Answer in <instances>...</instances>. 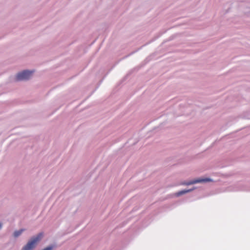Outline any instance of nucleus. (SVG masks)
Instances as JSON below:
<instances>
[{"label":"nucleus","instance_id":"6","mask_svg":"<svg viewBox=\"0 0 250 250\" xmlns=\"http://www.w3.org/2000/svg\"><path fill=\"white\" fill-rule=\"evenodd\" d=\"M52 249H53V247L52 246H49L48 247L45 248V249H44L42 250H52Z\"/></svg>","mask_w":250,"mask_h":250},{"label":"nucleus","instance_id":"1","mask_svg":"<svg viewBox=\"0 0 250 250\" xmlns=\"http://www.w3.org/2000/svg\"><path fill=\"white\" fill-rule=\"evenodd\" d=\"M43 237V233L41 232L36 236H34L28 242L26 245H25L21 250H32L40 241Z\"/></svg>","mask_w":250,"mask_h":250},{"label":"nucleus","instance_id":"5","mask_svg":"<svg viewBox=\"0 0 250 250\" xmlns=\"http://www.w3.org/2000/svg\"><path fill=\"white\" fill-rule=\"evenodd\" d=\"M24 230V229H21L19 231H16L14 232V236L15 237H17L18 236H19L22 232Z\"/></svg>","mask_w":250,"mask_h":250},{"label":"nucleus","instance_id":"7","mask_svg":"<svg viewBox=\"0 0 250 250\" xmlns=\"http://www.w3.org/2000/svg\"><path fill=\"white\" fill-rule=\"evenodd\" d=\"M2 226V223H0V229H1Z\"/></svg>","mask_w":250,"mask_h":250},{"label":"nucleus","instance_id":"3","mask_svg":"<svg viewBox=\"0 0 250 250\" xmlns=\"http://www.w3.org/2000/svg\"><path fill=\"white\" fill-rule=\"evenodd\" d=\"M210 181V180L208 178L199 179L197 180L190 181L188 182L184 183L183 184L186 185H192V184H194L198 183L209 182Z\"/></svg>","mask_w":250,"mask_h":250},{"label":"nucleus","instance_id":"4","mask_svg":"<svg viewBox=\"0 0 250 250\" xmlns=\"http://www.w3.org/2000/svg\"><path fill=\"white\" fill-rule=\"evenodd\" d=\"M192 190V189H188V190H181V191H180L178 192H176L175 193V195L176 196H180L184 194H185V193H187L188 192H189L190 191H191Z\"/></svg>","mask_w":250,"mask_h":250},{"label":"nucleus","instance_id":"2","mask_svg":"<svg viewBox=\"0 0 250 250\" xmlns=\"http://www.w3.org/2000/svg\"><path fill=\"white\" fill-rule=\"evenodd\" d=\"M33 72L28 70H24L17 74L16 77L17 81H22L29 79L32 76Z\"/></svg>","mask_w":250,"mask_h":250}]
</instances>
